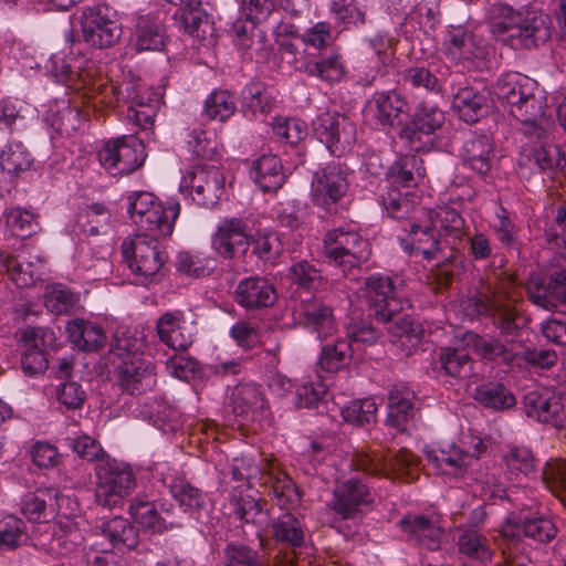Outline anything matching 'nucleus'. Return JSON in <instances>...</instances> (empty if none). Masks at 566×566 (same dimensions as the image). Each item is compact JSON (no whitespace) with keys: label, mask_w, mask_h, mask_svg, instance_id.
Segmentation results:
<instances>
[{"label":"nucleus","mask_w":566,"mask_h":566,"mask_svg":"<svg viewBox=\"0 0 566 566\" xmlns=\"http://www.w3.org/2000/svg\"><path fill=\"white\" fill-rule=\"evenodd\" d=\"M44 69L56 83L75 93L86 108L80 109L70 99H55L46 105L43 122L56 133L70 134L77 129L82 118L91 111L103 115L104 111L115 108L120 102L127 103L128 107L145 108L151 105L159 109L161 97L157 92L143 86L139 80L124 83V88L114 84L105 75L103 64L83 54L73 51L54 53Z\"/></svg>","instance_id":"nucleus-1"},{"label":"nucleus","mask_w":566,"mask_h":566,"mask_svg":"<svg viewBox=\"0 0 566 566\" xmlns=\"http://www.w3.org/2000/svg\"><path fill=\"white\" fill-rule=\"evenodd\" d=\"M258 471L260 484L280 510L279 514L271 515L269 523L271 538L284 551L283 556L279 552L274 558L280 566H295L298 555L311 543L305 516L295 511L302 495L275 460H262Z\"/></svg>","instance_id":"nucleus-2"},{"label":"nucleus","mask_w":566,"mask_h":566,"mask_svg":"<svg viewBox=\"0 0 566 566\" xmlns=\"http://www.w3.org/2000/svg\"><path fill=\"white\" fill-rule=\"evenodd\" d=\"M365 287L369 316L379 323H391L388 332L394 342L408 354L416 350L424 337V328L415 317L402 314L411 307L402 281L398 276L373 273L366 279Z\"/></svg>","instance_id":"nucleus-3"},{"label":"nucleus","mask_w":566,"mask_h":566,"mask_svg":"<svg viewBox=\"0 0 566 566\" xmlns=\"http://www.w3.org/2000/svg\"><path fill=\"white\" fill-rule=\"evenodd\" d=\"M490 25L495 38L513 50L537 49L551 38L548 15L533 8L495 3Z\"/></svg>","instance_id":"nucleus-4"},{"label":"nucleus","mask_w":566,"mask_h":566,"mask_svg":"<svg viewBox=\"0 0 566 566\" xmlns=\"http://www.w3.org/2000/svg\"><path fill=\"white\" fill-rule=\"evenodd\" d=\"M145 340L136 332H116L111 343L109 356L112 363L118 360V381L124 391L129 395H140L150 390L156 384L155 365L144 357Z\"/></svg>","instance_id":"nucleus-5"},{"label":"nucleus","mask_w":566,"mask_h":566,"mask_svg":"<svg viewBox=\"0 0 566 566\" xmlns=\"http://www.w3.org/2000/svg\"><path fill=\"white\" fill-rule=\"evenodd\" d=\"M495 95L509 114L523 124L522 133L542 125L547 97L533 78L521 73L504 74L497 80Z\"/></svg>","instance_id":"nucleus-6"},{"label":"nucleus","mask_w":566,"mask_h":566,"mask_svg":"<svg viewBox=\"0 0 566 566\" xmlns=\"http://www.w3.org/2000/svg\"><path fill=\"white\" fill-rule=\"evenodd\" d=\"M374 496L366 479L352 476L338 482L329 503L335 513L333 527L345 536L354 534L348 522L357 525L371 510Z\"/></svg>","instance_id":"nucleus-7"},{"label":"nucleus","mask_w":566,"mask_h":566,"mask_svg":"<svg viewBox=\"0 0 566 566\" xmlns=\"http://www.w3.org/2000/svg\"><path fill=\"white\" fill-rule=\"evenodd\" d=\"M345 337L322 345L318 366L327 373H335L349 365L359 345H371L378 334L369 319L355 314L345 323Z\"/></svg>","instance_id":"nucleus-8"},{"label":"nucleus","mask_w":566,"mask_h":566,"mask_svg":"<svg viewBox=\"0 0 566 566\" xmlns=\"http://www.w3.org/2000/svg\"><path fill=\"white\" fill-rule=\"evenodd\" d=\"M123 262L136 277V284L147 286L168 260L159 238L147 233H135L127 237L122 245Z\"/></svg>","instance_id":"nucleus-9"},{"label":"nucleus","mask_w":566,"mask_h":566,"mask_svg":"<svg viewBox=\"0 0 566 566\" xmlns=\"http://www.w3.org/2000/svg\"><path fill=\"white\" fill-rule=\"evenodd\" d=\"M323 253L344 273L360 268L371 255V247L353 226L328 230L323 238Z\"/></svg>","instance_id":"nucleus-10"},{"label":"nucleus","mask_w":566,"mask_h":566,"mask_svg":"<svg viewBox=\"0 0 566 566\" xmlns=\"http://www.w3.org/2000/svg\"><path fill=\"white\" fill-rule=\"evenodd\" d=\"M442 51L449 61L469 71L485 67L490 54L485 39L469 24L448 25L442 33Z\"/></svg>","instance_id":"nucleus-11"},{"label":"nucleus","mask_w":566,"mask_h":566,"mask_svg":"<svg viewBox=\"0 0 566 566\" xmlns=\"http://www.w3.org/2000/svg\"><path fill=\"white\" fill-rule=\"evenodd\" d=\"M95 501L106 509L122 505L136 488L133 468L115 459H107L96 465Z\"/></svg>","instance_id":"nucleus-12"},{"label":"nucleus","mask_w":566,"mask_h":566,"mask_svg":"<svg viewBox=\"0 0 566 566\" xmlns=\"http://www.w3.org/2000/svg\"><path fill=\"white\" fill-rule=\"evenodd\" d=\"M349 187L348 168L338 161L318 167L311 181V196L315 207L326 213H336Z\"/></svg>","instance_id":"nucleus-13"},{"label":"nucleus","mask_w":566,"mask_h":566,"mask_svg":"<svg viewBox=\"0 0 566 566\" xmlns=\"http://www.w3.org/2000/svg\"><path fill=\"white\" fill-rule=\"evenodd\" d=\"M352 462L365 474L411 482L416 479L419 459L411 451L400 449L392 455L379 451L358 453Z\"/></svg>","instance_id":"nucleus-14"},{"label":"nucleus","mask_w":566,"mask_h":566,"mask_svg":"<svg viewBox=\"0 0 566 566\" xmlns=\"http://www.w3.org/2000/svg\"><path fill=\"white\" fill-rule=\"evenodd\" d=\"M313 135L334 157L350 153L357 142L356 124L345 114L326 111L312 122Z\"/></svg>","instance_id":"nucleus-15"},{"label":"nucleus","mask_w":566,"mask_h":566,"mask_svg":"<svg viewBox=\"0 0 566 566\" xmlns=\"http://www.w3.org/2000/svg\"><path fill=\"white\" fill-rule=\"evenodd\" d=\"M97 158L111 176L130 175L145 161V145L135 135H123L105 142L97 153Z\"/></svg>","instance_id":"nucleus-16"},{"label":"nucleus","mask_w":566,"mask_h":566,"mask_svg":"<svg viewBox=\"0 0 566 566\" xmlns=\"http://www.w3.org/2000/svg\"><path fill=\"white\" fill-rule=\"evenodd\" d=\"M502 536L510 544L517 545L523 537L538 544L552 542L557 535V527L552 518L533 512L531 507L507 513L501 527Z\"/></svg>","instance_id":"nucleus-17"},{"label":"nucleus","mask_w":566,"mask_h":566,"mask_svg":"<svg viewBox=\"0 0 566 566\" xmlns=\"http://www.w3.org/2000/svg\"><path fill=\"white\" fill-rule=\"evenodd\" d=\"M81 28L84 41L97 49L113 46L123 33L117 12L107 3L83 8Z\"/></svg>","instance_id":"nucleus-18"},{"label":"nucleus","mask_w":566,"mask_h":566,"mask_svg":"<svg viewBox=\"0 0 566 566\" xmlns=\"http://www.w3.org/2000/svg\"><path fill=\"white\" fill-rule=\"evenodd\" d=\"M444 122L443 112L436 105L420 104L413 118L405 122L398 135L416 153L430 151L436 143V132Z\"/></svg>","instance_id":"nucleus-19"},{"label":"nucleus","mask_w":566,"mask_h":566,"mask_svg":"<svg viewBox=\"0 0 566 566\" xmlns=\"http://www.w3.org/2000/svg\"><path fill=\"white\" fill-rule=\"evenodd\" d=\"M523 135L526 138L523 156L541 172L552 175L566 167L565 153L553 143L551 132L545 126H531Z\"/></svg>","instance_id":"nucleus-20"},{"label":"nucleus","mask_w":566,"mask_h":566,"mask_svg":"<svg viewBox=\"0 0 566 566\" xmlns=\"http://www.w3.org/2000/svg\"><path fill=\"white\" fill-rule=\"evenodd\" d=\"M211 248L221 259L240 265L250 249L247 222L240 218L224 219L211 237Z\"/></svg>","instance_id":"nucleus-21"},{"label":"nucleus","mask_w":566,"mask_h":566,"mask_svg":"<svg viewBox=\"0 0 566 566\" xmlns=\"http://www.w3.org/2000/svg\"><path fill=\"white\" fill-rule=\"evenodd\" d=\"M442 238L426 216L423 220L410 226L407 235L400 238L399 243L402 251L410 256L421 255L427 261L438 256L450 259L453 256V253L451 252L450 255L446 254V250L449 247Z\"/></svg>","instance_id":"nucleus-22"},{"label":"nucleus","mask_w":566,"mask_h":566,"mask_svg":"<svg viewBox=\"0 0 566 566\" xmlns=\"http://www.w3.org/2000/svg\"><path fill=\"white\" fill-rule=\"evenodd\" d=\"M180 190H190L198 206H213L223 195L224 176L217 166L199 165L182 177Z\"/></svg>","instance_id":"nucleus-23"},{"label":"nucleus","mask_w":566,"mask_h":566,"mask_svg":"<svg viewBox=\"0 0 566 566\" xmlns=\"http://www.w3.org/2000/svg\"><path fill=\"white\" fill-rule=\"evenodd\" d=\"M409 103L396 91L376 93L368 102L365 111L377 129L403 126L409 117Z\"/></svg>","instance_id":"nucleus-24"},{"label":"nucleus","mask_w":566,"mask_h":566,"mask_svg":"<svg viewBox=\"0 0 566 566\" xmlns=\"http://www.w3.org/2000/svg\"><path fill=\"white\" fill-rule=\"evenodd\" d=\"M526 291L530 301L541 308L552 311L566 305V268L552 269L532 277Z\"/></svg>","instance_id":"nucleus-25"},{"label":"nucleus","mask_w":566,"mask_h":566,"mask_svg":"<svg viewBox=\"0 0 566 566\" xmlns=\"http://www.w3.org/2000/svg\"><path fill=\"white\" fill-rule=\"evenodd\" d=\"M295 323L316 336L321 342L332 336L337 329L333 308L323 300L310 297L303 300L294 311Z\"/></svg>","instance_id":"nucleus-26"},{"label":"nucleus","mask_w":566,"mask_h":566,"mask_svg":"<svg viewBox=\"0 0 566 566\" xmlns=\"http://www.w3.org/2000/svg\"><path fill=\"white\" fill-rule=\"evenodd\" d=\"M474 361L464 347H442L431 364L432 377L453 385L452 380L469 378Z\"/></svg>","instance_id":"nucleus-27"},{"label":"nucleus","mask_w":566,"mask_h":566,"mask_svg":"<svg viewBox=\"0 0 566 566\" xmlns=\"http://www.w3.org/2000/svg\"><path fill=\"white\" fill-rule=\"evenodd\" d=\"M296 71L322 82H339L345 75V66L338 50L303 53Z\"/></svg>","instance_id":"nucleus-28"},{"label":"nucleus","mask_w":566,"mask_h":566,"mask_svg":"<svg viewBox=\"0 0 566 566\" xmlns=\"http://www.w3.org/2000/svg\"><path fill=\"white\" fill-rule=\"evenodd\" d=\"M95 532L107 541V545L101 551L102 553L134 551L139 543L138 528L123 516L102 518L96 524Z\"/></svg>","instance_id":"nucleus-29"},{"label":"nucleus","mask_w":566,"mask_h":566,"mask_svg":"<svg viewBox=\"0 0 566 566\" xmlns=\"http://www.w3.org/2000/svg\"><path fill=\"white\" fill-rule=\"evenodd\" d=\"M233 300L245 311H255L273 306L277 300V293L274 284L266 277L253 275L238 283Z\"/></svg>","instance_id":"nucleus-30"},{"label":"nucleus","mask_w":566,"mask_h":566,"mask_svg":"<svg viewBox=\"0 0 566 566\" xmlns=\"http://www.w3.org/2000/svg\"><path fill=\"white\" fill-rule=\"evenodd\" d=\"M524 410L528 418L555 428H565L566 409L560 397L554 392L531 391L524 397Z\"/></svg>","instance_id":"nucleus-31"},{"label":"nucleus","mask_w":566,"mask_h":566,"mask_svg":"<svg viewBox=\"0 0 566 566\" xmlns=\"http://www.w3.org/2000/svg\"><path fill=\"white\" fill-rule=\"evenodd\" d=\"M178 7L174 19L179 30L185 33L203 40L213 32V22L210 14L202 7L200 0H167Z\"/></svg>","instance_id":"nucleus-32"},{"label":"nucleus","mask_w":566,"mask_h":566,"mask_svg":"<svg viewBox=\"0 0 566 566\" xmlns=\"http://www.w3.org/2000/svg\"><path fill=\"white\" fill-rule=\"evenodd\" d=\"M398 526L409 542H413L428 551H438L441 546L443 530L431 516L423 514H407Z\"/></svg>","instance_id":"nucleus-33"},{"label":"nucleus","mask_w":566,"mask_h":566,"mask_svg":"<svg viewBox=\"0 0 566 566\" xmlns=\"http://www.w3.org/2000/svg\"><path fill=\"white\" fill-rule=\"evenodd\" d=\"M228 406L239 419V424L256 420L266 409L263 392L255 382L237 385L231 391Z\"/></svg>","instance_id":"nucleus-34"},{"label":"nucleus","mask_w":566,"mask_h":566,"mask_svg":"<svg viewBox=\"0 0 566 566\" xmlns=\"http://www.w3.org/2000/svg\"><path fill=\"white\" fill-rule=\"evenodd\" d=\"M179 214V201L175 198H169L165 205L161 201L155 205L145 216L138 217L134 223L138 227L137 233H147V235H154L155 238H167L172 233Z\"/></svg>","instance_id":"nucleus-35"},{"label":"nucleus","mask_w":566,"mask_h":566,"mask_svg":"<svg viewBox=\"0 0 566 566\" xmlns=\"http://www.w3.org/2000/svg\"><path fill=\"white\" fill-rule=\"evenodd\" d=\"M35 314L32 311L31 305H21L15 313V321L21 324L15 333L14 338L17 340L18 350L21 355V369L27 376H34V363H35Z\"/></svg>","instance_id":"nucleus-36"},{"label":"nucleus","mask_w":566,"mask_h":566,"mask_svg":"<svg viewBox=\"0 0 566 566\" xmlns=\"http://www.w3.org/2000/svg\"><path fill=\"white\" fill-rule=\"evenodd\" d=\"M166 486L182 512L190 518L202 524L209 522L212 504L207 494L186 481L167 484Z\"/></svg>","instance_id":"nucleus-37"},{"label":"nucleus","mask_w":566,"mask_h":566,"mask_svg":"<svg viewBox=\"0 0 566 566\" xmlns=\"http://www.w3.org/2000/svg\"><path fill=\"white\" fill-rule=\"evenodd\" d=\"M461 156L465 167L480 177H486L495 158L494 142L489 135L472 134L464 140Z\"/></svg>","instance_id":"nucleus-38"},{"label":"nucleus","mask_w":566,"mask_h":566,"mask_svg":"<svg viewBox=\"0 0 566 566\" xmlns=\"http://www.w3.org/2000/svg\"><path fill=\"white\" fill-rule=\"evenodd\" d=\"M437 231L453 253L467 234L468 227L461 213L453 207L442 206L427 212Z\"/></svg>","instance_id":"nucleus-39"},{"label":"nucleus","mask_w":566,"mask_h":566,"mask_svg":"<svg viewBox=\"0 0 566 566\" xmlns=\"http://www.w3.org/2000/svg\"><path fill=\"white\" fill-rule=\"evenodd\" d=\"M185 313L180 310L166 311L156 322L159 340L175 350H186L192 343L191 334L186 332Z\"/></svg>","instance_id":"nucleus-40"},{"label":"nucleus","mask_w":566,"mask_h":566,"mask_svg":"<svg viewBox=\"0 0 566 566\" xmlns=\"http://www.w3.org/2000/svg\"><path fill=\"white\" fill-rule=\"evenodd\" d=\"M249 176L263 192L276 191L286 178L281 158L273 154L256 158L250 167Z\"/></svg>","instance_id":"nucleus-41"},{"label":"nucleus","mask_w":566,"mask_h":566,"mask_svg":"<svg viewBox=\"0 0 566 566\" xmlns=\"http://www.w3.org/2000/svg\"><path fill=\"white\" fill-rule=\"evenodd\" d=\"M415 391L406 384H396L388 395L387 424L403 432L413 416Z\"/></svg>","instance_id":"nucleus-42"},{"label":"nucleus","mask_w":566,"mask_h":566,"mask_svg":"<svg viewBox=\"0 0 566 566\" xmlns=\"http://www.w3.org/2000/svg\"><path fill=\"white\" fill-rule=\"evenodd\" d=\"M274 104L275 98L262 82L251 81L241 90V112L248 119L252 120L268 116Z\"/></svg>","instance_id":"nucleus-43"},{"label":"nucleus","mask_w":566,"mask_h":566,"mask_svg":"<svg viewBox=\"0 0 566 566\" xmlns=\"http://www.w3.org/2000/svg\"><path fill=\"white\" fill-rule=\"evenodd\" d=\"M424 175L423 160L418 155H402L388 167L387 186L411 188L417 186Z\"/></svg>","instance_id":"nucleus-44"},{"label":"nucleus","mask_w":566,"mask_h":566,"mask_svg":"<svg viewBox=\"0 0 566 566\" xmlns=\"http://www.w3.org/2000/svg\"><path fill=\"white\" fill-rule=\"evenodd\" d=\"M66 334L71 344L82 352H97L107 339L102 326L84 318H74L69 322Z\"/></svg>","instance_id":"nucleus-45"},{"label":"nucleus","mask_w":566,"mask_h":566,"mask_svg":"<svg viewBox=\"0 0 566 566\" xmlns=\"http://www.w3.org/2000/svg\"><path fill=\"white\" fill-rule=\"evenodd\" d=\"M452 108L461 120L476 123L488 112L486 96L471 85L461 86L453 93Z\"/></svg>","instance_id":"nucleus-46"},{"label":"nucleus","mask_w":566,"mask_h":566,"mask_svg":"<svg viewBox=\"0 0 566 566\" xmlns=\"http://www.w3.org/2000/svg\"><path fill=\"white\" fill-rule=\"evenodd\" d=\"M43 305L54 316L73 315L81 308L80 293L63 283L48 284Z\"/></svg>","instance_id":"nucleus-47"},{"label":"nucleus","mask_w":566,"mask_h":566,"mask_svg":"<svg viewBox=\"0 0 566 566\" xmlns=\"http://www.w3.org/2000/svg\"><path fill=\"white\" fill-rule=\"evenodd\" d=\"M427 459L442 474L458 476L463 474L470 465L471 455L469 451L455 444L444 448L432 449L426 452Z\"/></svg>","instance_id":"nucleus-48"},{"label":"nucleus","mask_w":566,"mask_h":566,"mask_svg":"<svg viewBox=\"0 0 566 566\" xmlns=\"http://www.w3.org/2000/svg\"><path fill=\"white\" fill-rule=\"evenodd\" d=\"M499 276H488L481 280L480 291L465 301L464 311L471 317L490 316L497 300L504 293L503 286L499 284Z\"/></svg>","instance_id":"nucleus-49"},{"label":"nucleus","mask_w":566,"mask_h":566,"mask_svg":"<svg viewBox=\"0 0 566 566\" xmlns=\"http://www.w3.org/2000/svg\"><path fill=\"white\" fill-rule=\"evenodd\" d=\"M457 546L462 556L482 565L490 563L494 555L490 541L475 530H461Z\"/></svg>","instance_id":"nucleus-50"},{"label":"nucleus","mask_w":566,"mask_h":566,"mask_svg":"<svg viewBox=\"0 0 566 566\" xmlns=\"http://www.w3.org/2000/svg\"><path fill=\"white\" fill-rule=\"evenodd\" d=\"M475 400L484 408L504 411L515 406L513 392L501 381H486L475 388Z\"/></svg>","instance_id":"nucleus-51"},{"label":"nucleus","mask_w":566,"mask_h":566,"mask_svg":"<svg viewBox=\"0 0 566 566\" xmlns=\"http://www.w3.org/2000/svg\"><path fill=\"white\" fill-rule=\"evenodd\" d=\"M252 254L264 264L274 266L280 263L283 253L281 234L274 230H263L250 235Z\"/></svg>","instance_id":"nucleus-52"},{"label":"nucleus","mask_w":566,"mask_h":566,"mask_svg":"<svg viewBox=\"0 0 566 566\" xmlns=\"http://www.w3.org/2000/svg\"><path fill=\"white\" fill-rule=\"evenodd\" d=\"M135 45L138 52L161 51L166 45L164 25L150 17H140L135 28Z\"/></svg>","instance_id":"nucleus-53"},{"label":"nucleus","mask_w":566,"mask_h":566,"mask_svg":"<svg viewBox=\"0 0 566 566\" xmlns=\"http://www.w3.org/2000/svg\"><path fill=\"white\" fill-rule=\"evenodd\" d=\"M129 513L138 524L147 530L155 533H163L167 530L165 520L157 511L155 500L147 494H137L132 500Z\"/></svg>","instance_id":"nucleus-54"},{"label":"nucleus","mask_w":566,"mask_h":566,"mask_svg":"<svg viewBox=\"0 0 566 566\" xmlns=\"http://www.w3.org/2000/svg\"><path fill=\"white\" fill-rule=\"evenodd\" d=\"M490 227L504 249L518 250L521 229L516 224L514 216L502 205L496 208L494 220L490 223Z\"/></svg>","instance_id":"nucleus-55"},{"label":"nucleus","mask_w":566,"mask_h":566,"mask_svg":"<svg viewBox=\"0 0 566 566\" xmlns=\"http://www.w3.org/2000/svg\"><path fill=\"white\" fill-rule=\"evenodd\" d=\"M471 344L481 358L501 361L507 366H511L517 356L513 350V344H504L495 337L474 335Z\"/></svg>","instance_id":"nucleus-56"},{"label":"nucleus","mask_w":566,"mask_h":566,"mask_svg":"<svg viewBox=\"0 0 566 566\" xmlns=\"http://www.w3.org/2000/svg\"><path fill=\"white\" fill-rule=\"evenodd\" d=\"M224 565L226 566H280L277 560L273 557L263 560L258 551L250 546L232 542L227 544L224 548Z\"/></svg>","instance_id":"nucleus-57"},{"label":"nucleus","mask_w":566,"mask_h":566,"mask_svg":"<svg viewBox=\"0 0 566 566\" xmlns=\"http://www.w3.org/2000/svg\"><path fill=\"white\" fill-rule=\"evenodd\" d=\"M237 109V101L228 90H213L205 101L203 113L211 120L224 122Z\"/></svg>","instance_id":"nucleus-58"},{"label":"nucleus","mask_w":566,"mask_h":566,"mask_svg":"<svg viewBox=\"0 0 566 566\" xmlns=\"http://www.w3.org/2000/svg\"><path fill=\"white\" fill-rule=\"evenodd\" d=\"M301 40L305 45L304 53L322 52L326 50H338L335 44V36L332 32L331 23L319 21L301 34Z\"/></svg>","instance_id":"nucleus-59"},{"label":"nucleus","mask_w":566,"mask_h":566,"mask_svg":"<svg viewBox=\"0 0 566 566\" xmlns=\"http://www.w3.org/2000/svg\"><path fill=\"white\" fill-rule=\"evenodd\" d=\"M289 272L292 283L304 291H317L326 283L321 271L306 260L293 263Z\"/></svg>","instance_id":"nucleus-60"},{"label":"nucleus","mask_w":566,"mask_h":566,"mask_svg":"<svg viewBox=\"0 0 566 566\" xmlns=\"http://www.w3.org/2000/svg\"><path fill=\"white\" fill-rule=\"evenodd\" d=\"M377 403L373 398L356 399L349 401L342 409V417L345 422L363 427L376 421Z\"/></svg>","instance_id":"nucleus-61"},{"label":"nucleus","mask_w":566,"mask_h":566,"mask_svg":"<svg viewBox=\"0 0 566 566\" xmlns=\"http://www.w3.org/2000/svg\"><path fill=\"white\" fill-rule=\"evenodd\" d=\"M507 471L515 480L530 478L535 473V458L526 447H513L504 455Z\"/></svg>","instance_id":"nucleus-62"},{"label":"nucleus","mask_w":566,"mask_h":566,"mask_svg":"<svg viewBox=\"0 0 566 566\" xmlns=\"http://www.w3.org/2000/svg\"><path fill=\"white\" fill-rule=\"evenodd\" d=\"M230 501L233 505V513L244 523L261 524L263 516V504L261 500L254 499L251 494L243 495V492L231 493Z\"/></svg>","instance_id":"nucleus-63"},{"label":"nucleus","mask_w":566,"mask_h":566,"mask_svg":"<svg viewBox=\"0 0 566 566\" xmlns=\"http://www.w3.org/2000/svg\"><path fill=\"white\" fill-rule=\"evenodd\" d=\"M216 261L202 253L179 252L177 255V271L192 277L209 275L214 269Z\"/></svg>","instance_id":"nucleus-64"}]
</instances>
